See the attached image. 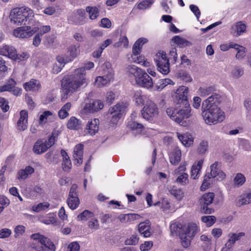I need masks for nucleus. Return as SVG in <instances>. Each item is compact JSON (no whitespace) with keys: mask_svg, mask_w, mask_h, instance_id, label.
Listing matches in <instances>:
<instances>
[{"mask_svg":"<svg viewBox=\"0 0 251 251\" xmlns=\"http://www.w3.org/2000/svg\"><path fill=\"white\" fill-rule=\"evenodd\" d=\"M149 226H147L145 223H140L138 225V231L141 234H143L144 237H148L151 235L149 230Z\"/></svg>","mask_w":251,"mask_h":251,"instance_id":"35","label":"nucleus"},{"mask_svg":"<svg viewBox=\"0 0 251 251\" xmlns=\"http://www.w3.org/2000/svg\"><path fill=\"white\" fill-rule=\"evenodd\" d=\"M48 149L46 143L44 142L42 139H38L33 146V151L35 154H41L46 152Z\"/></svg>","mask_w":251,"mask_h":251,"instance_id":"19","label":"nucleus"},{"mask_svg":"<svg viewBox=\"0 0 251 251\" xmlns=\"http://www.w3.org/2000/svg\"><path fill=\"white\" fill-rule=\"evenodd\" d=\"M222 100L221 96L217 93H213L206 100L203 101L201 108H206L208 106L219 107V105Z\"/></svg>","mask_w":251,"mask_h":251,"instance_id":"12","label":"nucleus"},{"mask_svg":"<svg viewBox=\"0 0 251 251\" xmlns=\"http://www.w3.org/2000/svg\"><path fill=\"white\" fill-rule=\"evenodd\" d=\"M244 74V70L239 67H236L232 71V76L236 78H239Z\"/></svg>","mask_w":251,"mask_h":251,"instance_id":"57","label":"nucleus"},{"mask_svg":"<svg viewBox=\"0 0 251 251\" xmlns=\"http://www.w3.org/2000/svg\"><path fill=\"white\" fill-rule=\"evenodd\" d=\"M144 70L134 65H127L126 66L125 71L127 75L130 78H133L136 81V78L141 75Z\"/></svg>","mask_w":251,"mask_h":251,"instance_id":"14","label":"nucleus"},{"mask_svg":"<svg viewBox=\"0 0 251 251\" xmlns=\"http://www.w3.org/2000/svg\"><path fill=\"white\" fill-rule=\"evenodd\" d=\"M14 54V56L11 58L16 61H18V62L26 60L29 57V54L27 52H23L21 54H17L16 50L15 49Z\"/></svg>","mask_w":251,"mask_h":251,"instance_id":"44","label":"nucleus"},{"mask_svg":"<svg viewBox=\"0 0 251 251\" xmlns=\"http://www.w3.org/2000/svg\"><path fill=\"white\" fill-rule=\"evenodd\" d=\"M152 246L153 242L152 241H146L144 244L140 245V248L142 251H148Z\"/></svg>","mask_w":251,"mask_h":251,"instance_id":"64","label":"nucleus"},{"mask_svg":"<svg viewBox=\"0 0 251 251\" xmlns=\"http://www.w3.org/2000/svg\"><path fill=\"white\" fill-rule=\"evenodd\" d=\"M99 124L98 119H95L93 121H89L84 129L85 133L90 135H95L99 130Z\"/></svg>","mask_w":251,"mask_h":251,"instance_id":"16","label":"nucleus"},{"mask_svg":"<svg viewBox=\"0 0 251 251\" xmlns=\"http://www.w3.org/2000/svg\"><path fill=\"white\" fill-rule=\"evenodd\" d=\"M176 108H177L176 107ZM178 108L179 109L173 107L168 108L166 110V113L173 120L181 126H187L190 123L188 119L192 115L191 110L189 108Z\"/></svg>","mask_w":251,"mask_h":251,"instance_id":"3","label":"nucleus"},{"mask_svg":"<svg viewBox=\"0 0 251 251\" xmlns=\"http://www.w3.org/2000/svg\"><path fill=\"white\" fill-rule=\"evenodd\" d=\"M16 85V82L15 81L13 78H11L8 80L5 85L0 86V92L5 91L10 92L13 88H14Z\"/></svg>","mask_w":251,"mask_h":251,"instance_id":"32","label":"nucleus"},{"mask_svg":"<svg viewBox=\"0 0 251 251\" xmlns=\"http://www.w3.org/2000/svg\"><path fill=\"white\" fill-rule=\"evenodd\" d=\"M72 104L70 102H67L63 105L58 111V116L61 119H64L68 115V111L70 109Z\"/></svg>","mask_w":251,"mask_h":251,"instance_id":"31","label":"nucleus"},{"mask_svg":"<svg viewBox=\"0 0 251 251\" xmlns=\"http://www.w3.org/2000/svg\"><path fill=\"white\" fill-rule=\"evenodd\" d=\"M34 15L32 10L22 7L14 8L11 12L10 18L11 22L17 25H33Z\"/></svg>","mask_w":251,"mask_h":251,"instance_id":"2","label":"nucleus"},{"mask_svg":"<svg viewBox=\"0 0 251 251\" xmlns=\"http://www.w3.org/2000/svg\"><path fill=\"white\" fill-rule=\"evenodd\" d=\"M141 114L143 118L147 120H152V118L158 114V109L154 102L148 101L144 106Z\"/></svg>","mask_w":251,"mask_h":251,"instance_id":"8","label":"nucleus"},{"mask_svg":"<svg viewBox=\"0 0 251 251\" xmlns=\"http://www.w3.org/2000/svg\"><path fill=\"white\" fill-rule=\"evenodd\" d=\"M148 41L145 38H140L138 39L134 44L132 47V54L134 56L140 54L143 46Z\"/></svg>","mask_w":251,"mask_h":251,"instance_id":"18","label":"nucleus"},{"mask_svg":"<svg viewBox=\"0 0 251 251\" xmlns=\"http://www.w3.org/2000/svg\"><path fill=\"white\" fill-rule=\"evenodd\" d=\"M173 84L174 82L172 80L169 78L162 79L159 80V82L155 84V87L157 90H162L165 86L168 84Z\"/></svg>","mask_w":251,"mask_h":251,"instance_id":"40","label":"nucleus"},{"mask_svg":"<svg viewBox=\"0 0 251 251\" xmlns=\"http://www.w3.org/2000/svg\"><path fill=\"white\" fill-rule=\"evenodd\" d=\"M103 106V103L101 100H95L86 103L84 106V109L88 110L89 112H94L101 109Z\"/></svg>","mask_w":251,"mask_h":251,"instance_id":"17","label":"nucleus"},{"mask_svg":"<svg viewBox=\"0 0 251 251\" xmlns=\"http://www.w3.org/2000/svg\"><path fill=\"white\" fill-rule=\"evenodd\" d=\"M34 172V169L30 166H27L25 170H21L18 172V179H25L29 175H31Z\"/></svg>","mask_w":251,"mask_h":251,"instance_id":"25","label":"nucleus"},{"mask_svg":"<svg viewBox=\"0 0 251 251\" xmlns=\"http://www.w3.org/2000/svg\"><path fill=\"white\" fill-rule=\"evenodd\" d=\"M81 122L75 117L70 118L67 123V127L70 129L77 130L81 127Z\"/></svg>","mask_w":251,"mask_h":251,"instance_id":"27","label":"nucleus"},{"mask_svg":"<svg viewBox=\"0 0 251 251\" xmlns=\"http://www.w3.org/2000/svg\"><path fill=\"white\" fill-rule=\"evenodd\" d=\"M218 164V162H215L210 166L211 172L210 173H207V174H209L211 178H214L217 176L219 171L220 170L217 167Z\"/></svg>","mask_w":251,"mask_h":251,"instance_id":"49","label":"nucleus"},{"mask_svg":"<svg viewBox=\"0 0 251 251\" xmlns=\"http://www.w3.org/2000/svg\"><path fill=\"white\" fill-rule=\"evenodd\" d=\"M9 204V200L3 196H0V213L2 212L4 206H7Z\"/></svg>","mask_w":251,"mask_h":251,"instance_id":"59","label":"nucleus"},{"mask_svg":"<svg viewBox=\"0 0 251 251\" xmlns=\"http://www.w3.org/2000/svg\"><path fill=\"white\" fill-rule=\"evenodd\" d=\"M246 24L242 23V22H239L232 26L231 29L234 31V34L236 33V36H239L246 32Z\"/></svg>","mask_w":251,"mask_h":251,"instance_id":"23","label":"nucleus"},{"mask_svg":"<svg viewBox=\"0 0 251 251\" xmlns=\"http://www.w3.org/2000/svg\"><path fill=\"white\" fill-rule=\"evenodd\" d=\"M214 198V193L209 192L203 194L199 198L198 202L201 212L205 214H210L214 212V210L211 205Z\"/></svg>","mask_w":251,"mask_h":251,"instance_id":"7","label":"nucleus"},{"mask_svg":"<svg viewBox=\"0 0 251 251\" xmlns=\"http://www.w3.org/2000/svg\"><path fill=\"white\" fill-rule=\"evenodd\" d=\"M136 83L140 86L147 88H152L153 85V80L145 71L138 78H136Z\"/></svg>","mask_w":251,"mask_h":251,"instance_id":"13","label":"nucleus"},{"mask_svg":"<svg viewBox=\"0 0 251 251\" xmlns=\"http://www.w3.org/2000/svg\"><path fill=\"white\" fill-rule=\"evenodd\" d=\"M70 58L69 61L74 59L79 53V46L72 45L69 48Z\"/></svg>","mask_w":251,"mask_h":251,"instance_id":"43","label":"nucleus"},{"mask_svg":"<svg viewBox=\"0 0 251 251\" xmlns=\"http://www.w3.org/2000/svg\"><path fill=\"white\" fill-rule=\"evenodd\" d=\"M88 226L89 228L94 229H98L99 228L98 221L96 218H92L88 222Z\"/></svg>","mask_w":251,"mask_h":251,"instance_id":"61","label":"nucleus"},{"mask_svg":"<svg viewBox=\"0 0 251 251\" xmlns=\"http://www.w3.org/2000/svg\"><path fill=\"white\" fill-rule=\"evenodd\" d=\"M50 30V25L42 26L40 28L38 27L32 28L31 25H26L17 27L14 30L13 34L18 38H28L31 37L37 31H38L37 34L42 36Z\"/></svg>","mask_w":251,"mask_h":251,"instance_id":"4","label":"nucleus"},{"mask_svg":"<svg viewBox=\"0 0 251 251\" xmlns=\"http://www.w3.org/2000/svg\"><path fill=\"white\" fill-rule=\"evenodd\" d=\"M172 40L180 48H184L192 45V43L190 42L179 36H174Z\"/></svg>","mask_w":251,"mask_h":251,"instance_id":"26","label":"nucleus"},{"mask_svg":"<svg viewBox=\"0 0 251 251\" xmlns=\"http://www.w3.org/2000/svg\"><path fill=\"white\" fill-rule=\"evenodd\" d=\"M188 175L186 173H183L179 176L176 179V182L181 183L183 185H185L188 183Z\"/></svg>","mask_w":251,"mask_h":251,"instance_id":"53","label":"nucleus"},{"mask_svg":"<svg viewBox=\"0 0 251 251\" xmlns=\"http://www.w3.org/2000/svg\"><path fill=\"white\" fill-rule=\"evenodd\" d=\"M50 206V203L48 202H44L39 203L37 205H34L32 206V210L36 212H40L42 210H44Z\"/></svg>","mask_w":251,"mask_h":251,"instance_id":"46","label":"nucleus"},{"mask_svg":"<svg viewBox=\"0 0 251 251\" xmlns=\"http://www.w3.org/2000/svg\"><path fill=\"white\" fill-rule=\"evenodd\" d=\"M214 91V88L213 87H208L206 88H200L199 89V91L200 92L201 96V97H206L211 93H212Z\"/></svg>","mask_w":251,"mask_h":251,"instance_id":"50","label":"nucleus"},{"mask_svg":"<svg viewBox=\"0 0 251 251\" xmlns=\"http://www.w3.org/2000/svg\"><path fill=\"white\" fill-rule=\"evenodd\" d=\"M158 71L164 75L170 72V63L169 60H158L157 62Z\"/></svg>","mask_w":251,"mask_h":251,"instance_id":"20","label":"nucleus"},{"mask_svg":"<svg viewBox=\"0 0 251 251\" xmlns=\"http://www.w3.org/2000/svg\"><path fill=\"white\" fill-rule=\"evenodd\" d=\"M85 12L84 9H79L76 13L70 17L69 21L76 25H82L85 21Z\"/></svg>","mask_w":251,"mask_h":251,"instance_id":"15","label":"nucleus"},{"mask_svg":"<svg viewBox=\"0 0 251 251\" xmlns=\"http://www.w3.org/2000/svg\"><path fill=\"white\" fill-rule=\"evenodd\" d=\"M201 220L207 226H210L215 223L216 218L214 216H204L201 217Z\"/></svg>","mask_w":251,"mask_h":251,"instance_id":"45","label":"nucleus"},{"mask_svg":"<svg viewBox=\"0 0 251 251\" xmlns=\"http://www.w3.org/2000/svg\"><path fill=\"white\" fill-rule=\"evenodd\" d=\"M244 176L240 173L237 174L234 179L235 183L238 185H242L245 182Z\"/></svg>","mask_w":251,"mask_h":251,"instance_id":"54","label":"nucleus"},{"mask_svg":"<svg viewBox=\"0 0 251 251\" xmlns=\"http://www.w3.org/2000/svg\"><path fill=\"white\" fill-rule=\"evenodd\" d=\"M83 85H87L86 73L84 68L77 69L73 75L65 76L61 82L63 93L62 99H67L68 96Z\"/></svg>","mask_w":251,"mask_h":251,"instance_id":"1","label":"nucleus"},{"mask_svg":"<svg viewBox=\"0 0 251 251\" xmlns=\"http://www.w3.org/2000/svg\"><path fill=\"white\" fill-rule=\"evenodd\" d=\"M30 237L35 242V244L37 242L40 243L42 245L48 249L49 251H55V245L48 237H45L39 233L33 234L31 235ZM32 248L35 250L38 249V247L34 245V243L32 245Z\"/></svg>","mask_w":251,"mask_h":251,"instance_id":"9","label":"nucleus"},{"mask_svg":"<svg viewBox=\"0 0 251 251\" xmlns=\"http://www.w3.org/2000/svg\"><path fill=\"white\" fill-rule=\"evenodd\" d=\"M178 138L186 147H189L193 144V139L185 134H178Z\"/></svg>","mask_w":251,"mask_h":251,"instance_id":"36","label":"nucleus"},{"mask_svg":"<svg viewBox=\"0 0 251 251\" xmlns=\"http://www.w3.org/2000/svg\"><path fill=\"white\" fill-rule=\"evenodd\" d=\"M169 60H170L172 62L175 63L177 60V53L176 49L175 48H173L169 52Z\"/></svg>","mask_w":251,"mask_h":251,"instance_id":"60","label":"nucleus"},{"mask_svg":"<svg viewBox=\"0 0 251 251\" xmlns=\"http://www.w3.org/2000/svg\"><path fill=\"white\" fill-rule=\"evenodd\" d=\"M250 202L248 200L246 195H243L238 198L236 204L238 206L240 207L243 205L250 203Z\"/></svg>","mask_w":251,"mask_h":251,"instance_id":"52","label":"nucleus"},{"mask_svg":"<svg viewBox=\"0 0 251 251\" xmlns=\"http://www.w3.org/2000/svg\"><path fill=\"white\" fill-rule=\"evenodd\" d=\"M77 188L76 184H74L72 185L67 201L69 207L72 210L76 209L79 204V200L76 192Z\"/></svg>","mask_w":251,"mask_h":251,"instance_id":"10","label":"nucleus"},{"mask_svg":"<svg viewBox=\"0 0 251 251\" xmlns=\"http://www.w3.org/2000/svg\"><path fill=\"white\" fill-rule=\"evenodd\" d=\"M181 157V151L178 149H175L170 154V161L173 165H176L180 161Z\"/></svg>","mask_w":251,"mask_h":251,"instance_id":"22","label":"nucleus"},{"mask_svg":"<svg viewBox=\"0 0 251 251\" xmlns=\"http://www.w3.org/2000/svg\"><path fill=\"white\" fill-rule=\"evenodd\" d=\"M246 56V48L244 47H241V49L237 51L235 57L237 59H243Z\"/></svg>","mask_w":251,"mask_h":251,"instance_id":"63","label":"nucleus"},{"mask_svg":"<svg viewBox=\"0 0 251 251\" xmlns=\"http://www.w3.org/2000/svg\"><path fill=\"white\" fill-rule=\"evenodd\" d=\"M202 116L207 124H215L223 121L225 118V113L220 107L208 106L206 108H201Z\"/></svg>","mask_w":251,"mask_h":251,"instance_id":"5","label":"nucleus"},{"mask_svg":"<svg viewBox=\"0 0 251 251\" xmlns=\"http://www.w3.org/2000/svg\"><path fill=\"white\" fill-rule=\"evenodd\" d=\"M94 216V214L89 210H85L82 213H80L78 216L77 218L78 219L81 221H86L89 218H92Z\"/></svg>","mask_w":251,"mask_h":251,"instance_id":"42","label":"nucleus"},{"mask_svg":"<svg viewBox=\"0 0 251 251\" xmlns=\"http://www.w3.org/2000/svg\"><path fill=\"white\" fill-rule=\"evenodd\" d=\"M41 85L39 81L34 79H31L29 81L26 82L24 84V87L26 91L38 90L40 88Z\"/></svg>","mask_w":251,"mask_h":251,"instance_id":"24","label":"nucleus"},{"mask_svg":"<svg viewBox=\"0 0 251 251\" xmlns=\"http://www.w3.org/2000/svg\"><path fill=\"white\" fill-rule=\"evenodd\" d=\"M203 163V160L201 159L198 161L197 165H193L191 169V177L193 179H196L199 171L201 170Z\"/></svg>","mask_w":251,"mask_h":251,"instance_id":"28","label":"nucleus"},{"mask_svg":"<svg viewBox=\"0 0 251 251\" xmlns=\"http://www.w3.org/2000/svg\"><path fill=\"white\" fill-rule=\"evenodd\" d=\"M25 227L24 226L18 225L15 228V237L22 235L25 231Z\"/></svg>","mask_w":251,"mask_h":251,"instance_id":"62","label":"nucleus"},{"mask_svg":"<svg viewBox=\"0 0 251 251\" xmlns=\"http://www.w3.org/2000/svg\"><path fill=\"white\" fill-rule=\"evenodd\" d=\"M189 88L184 86H180L173 95L177 108L191 109L188 100Z\"/></svg>","mask_w":251,"mask_h":251,"instance_id":"6","label":"nucleus"},{"mask_svg":"<svg viewBox=\"0 0 251 251\" xmlns=\"http://www.w3.org/2000/svg\"><path fill=\"white\" fill-rule=\"evenodd\" d=\"M110 77L111 76H109L105 77L104 75L98 76L96 79L95 84L99 87L104 86L110 81Z\"/></svg>","mask_w":251,"mask_h":251,"instance_id":"38","label":"nucleus"},{"mask_svg":"<svg viewBox=\"0 0 251 251\" xmlns=\"http://www.w3.org/2000/svg\"><path fill=\"white\" fill-rule=\"evenodd\" d=\"M129 126L130 128L132 130H136L138 132H141L144 127V126L142 124L136 122H131V123L129 124Z\"/></svg>","mask_w":251,"mask_h":251,"instance_id":"56","label":"nucleus"},{"mask_svg":"<svg viewBox=\"0 0 251 251\" xmlns=\"http://www.w3.org/2000/svg\"><path fill=\"white\" fill-rule=\"evenodd\" d=\"M110 66H111V65H110V63L106 62L103 64V67H105V68H106V70L103 69L104 76L105 77H108V76H110V75H111L110 76H111L110 80H111L113 78V73L112 69L111 68Z\"/></svg>","mask_w":251,"mask_h":251,"instance_id":"47","label":"nucleus"},{"mask_svg":"<svg viewBox=\"0 0 251 251\" xmlns=\"http://www.w3.org/2000/svg\"><path fill=\"white\" fill-rule=\"evenodd\" d=\"M154 2V0H144L138 4L137 7L139 9H145L149 8Z\"/></svg>","mask_w":251,"mask_h":251,"instance_id":"48","label":"nucleus"},{"mask_svg":"<svg viewBox=\"0 0 251 251\" xmlns=\"http://www.w3.org/2000/svg\"><path fill=\"white\" fill-rule=\"evenodd\" d=\"M132 57L134 62L137 63L145 67H148L150 65V62L145 60L144 56L140 55L138 56V55L134 56L132 54Z\"/></svg>","mask_w":251,"mask_h":251,"instance_id":"39","label":"nucleus"},{"mask_svg":"<svg viewBox=\"0 0 251 251\" xmlns=\"http://www.w3.org/2000/svg\"><path fill=\"white\" fill-rule=\"evenodd\" d=\"M61 156L63 157L62 168L65 172H68L71 168L72 163L67 153L64 150L60 151Z\"/></svg>","mask_w":251,"mask_h":251,"instance_id":"21","label":"nucleus"},{"mask_svg":"<svg viewBox=\"0 0 251 251\" xmlns=\"http://www.w3.org/2000/svg\"><path fill=\"white\" fill-rule=\"evenodd\" d=\"M176 76L178 78H180L185 82H191L192 80V79L188 73L184 70H179L176 74Z\"/></svg>","mask_w":251,"mask_h":251,"instance_id":"33","label":"nucleus"},{"mask_svg":"<svg viewBox=\"0 0 251 251\" xmlns=\"http://www.w3.org/2000/svg\"><path fill=\"white\" fill-rule=\"evenodd\" d=\"M124 106L117 103L113 107L109 108L108 112L111 115V122L116 125L118 121L122 118V113L124 110Z\"/></svg>","mask_w":251,"mask_h":251,"instance_id":"11","label":"nucleus"},{"mask_svg":"<svg viewBox=\"0 0 251 251\" xmlns=\"http://www.w3.org/2000/svg\"><path fill=\"white\" fill-rule=\"evenodd\" d=\"M83 156V145L81 144L77 145L74 151L73 157Z\"/></svg>","mask_w":251,"mask_h":251,"instance_id":"55","label":"nucleus"},{"mask_svg":"<svg viewBox=\"0 0 251 251\" xmlns=\"http://www.w3.org/2000/svg\"><path fill=\"white\" fill-rule=\"evenodd\" d=\"M179 236L182 246L185 248H188L190 245L192 238H189L187 235L184 232L180 233Z\"/></svg>","mask_w":251,"mask_h":251,"instance_id":"41","label":"nucleus"},{"mask_svg":"<svg viewBox=\"0 0 251 251\" xmlns=\"http://www.w3.org/2000/svg\"><path fill=\"white\" fill-rule=\"evenodd\" d=\"M171 195L174 196L177 200H180L183 197V193L180 189L177 188L176 187L173 186L169 190Z\"/></svg>","mask_w":251,"mask_h":251,"instance_id":"37","label":"nucleus"},{"mask_svg":"<svg viewBox=\"0 0 251 251\" xmlns=\"http://www.w3.org/2000/svg\"><path fill=\"white\" fill-rule=\"evenodd\" d=\"M198 231V227L196 224H190L186 228L184 233L187 235L189 238H192Z\"/></svg>","mask_w":251,"mask_h":251,"instance_id":"30","label":"nucleus"},{"mask_svg":"<svg viewBox=\"0 0 251 251\" xmlns=\"http://www.w3.org/2000/svg\"><path fill=\"white\" fill-rule=\"evenodd\" d=\"M86 11L89 13V18L91 20L96 19L99 16V10L95 6H87L86 7Z\"/></svg>","mask_w":251,"mask_h":251,"instance_id":"34","label":"nucleus"},{"mask_svg":"<svg viewBox=\"0 0 251 251\" xmlns=\"http://www.w3.org/2000/svg\"><path fill=\"white\" fill-rule=\"evenodd\" d=\"M208 143L207 141H202L198 148V151L200 154H204L208 150Z\"/></svg>","mask_w":251,"mask_h":251,"instance_id":"51","label":"nucleus"},{"mask_svg":"<svg viewBox=\"0 0 251 251\" xmlns=\"http://www.w3.org/2000/svg\"><path fill=\"white\" fill-rule=\"evenodd\" d=\"M0 54L4 56H7L9 58L14 56V48L8 46H4L0 48Z\"/></svg>","mask_w":251,"mask_h":251,"instance_id":"29","label":"nucleus"},{"mask_svg":"<svg viewBox=\"0 0 251 251\" xmlns=\"http://www.w3.org/2000/svg\"><path fill=\"white\" fill-rule=\"evenodd\" d=\"M139 238L136 235H133L130 238L127 239L125 243L126 245H135L138 244Z\"/></svg>","mask_w":251,"mask_h":251,"instance_id":"58","label":"nucleus"}]
</instances>
